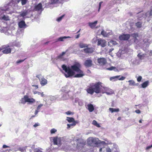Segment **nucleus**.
<instances>
[{
	"label": "nucleus",
	"mask_w": 152,
	"mask_h": 152,
	"mask_svg": "<svg viewBox=\"0 0 152 152\" xmlns=\"http://www.w3.org/2000/svg\"><path fill=\"white\" fill-rule=\"evenodd\" d=\"M81 65L78 63H77L70 66H67L65 64H63L61 67L64 72V74L66 78L71 77L73 76L75 74V72L78 73L74 76L75 77L80 78L83 77L85 75L83 72L80 69Z\"/></svg>",
	"instance_id": "obj_1"
},
{
	"label": "nucleus",
	"mask_w": 152,
	"mask_h": 152,
	"mask_svg": "<svg viewBox=\"0 0 152 152\" xmlns=\"http://www.w3.org/2000/svg\"><path fill=\"white\" fill-rule=\"evenodd\" d=\"M102 83L100 81L95 83H90L87 86L86 91L88 93L92 95L94 92L97 94L106 93L107 95L114 94V92L113 90L108 87H102Z\"/></svg>",
	"instance_id": "obj_2"
},
{
	"label": "nucleus",
	"mask_w": 152,
	"mask_h": 152,
	"mask_svg": "<svg viewBox=\"0 0 152 152\" xmlns=\"http://www.w3.org/2000/svg\"><path fill=\"white\" fill-rule=\"evenodd\" d=\"M77 142L76 148L78 150L79 152H84L85 151L84 146L86 144V142L81 138H78L75 140Z\"/></svg>",
	"instance_id": "obj_3"
},
{
	"label": "nucleus",
	"mask_w": 152,
	"mask_h": 152,
	"mask_svg": "<svg viewBox=\"0 0 152 152\" xmlns=\"http://www.w3.org/2000/svg\"><path fill=\"white\" fill-rule=\"evenodd\" d=\"M88 144L91 146H95L96 145L98 144L96 139L93 137H89L87 140Z\"/></svg>",
	"instance_id": "obj_4"
},
{
	"label": "nucleus",
	"mask_w": 152,
	"mask_h": 152,
	"mask_svg": "<svg viewBox=\"0 0 152 152\" xmlns=\"http://www.w3.org/2000/svg\"><path fill=\"white\" fill-rule=\"evenodd\" d=\"M94 50V48L93 47H87L86 48L82 50L85 53L89 54L92 53Z\"/></svg>",
	"instance_id": "obj_5"
},
{
	"label": "nucleus",
	"mask_w": 152,
	"mask_h": 152,
	"mask_svg": "<svg viewBox=\"0 0 152 152\" xmlns=\"http://www.w3.org/2000/svg\"><path fill=\"white\" fill-rule=\"evenodd\" d=\"M41 75H36V77L38 78L39 80L40 84L42 86H43L47 84L48 81L44 77H42L41 79H40V77Z\"/></svg>",
	"instance_id": "obj_6"
},
{
	"label": "nucleus",
	"mask_w": 152,
	"mask_h": 152,
	"mask_svg": "<svg viewBox=\"0 0 152 152\" xmlns=\"http://www.w3.org/2000/svg\"><path fill=\"white\" fill-rule=\"evenodd\" d=\"M130 35L129 34H123L120 35L119 38L121 40L126 41L128 40L130 38Z\"/></svg>",
	"instance_id": "obj_7"
},
{
	"label": "nucleus",
	"mask_w": 152,
	"mask_h": 152,
	"mask_svg": "<svg viewBox=\"0 0 152 152\" xmlns=\"http://www.w3.org/2000/svg\"><path fill=\"white\" fill-rule=\"evenodd\" d=\"M97 61L99 64L101 66L104 65L107 62V59L103 57L98 58Z\"/></svg>",
	"instance_id": "obj_8"
},
{
	"label": "nucleus",
	"mask_w": 152,
	"mask_h": 152,
	"mask_svg": "<svg viewBox=\"0 0 152 152\" xmlns=\"http://www.w3.org/2000/svg\"><path fill=\"white\" fill-rule=\"evenodd\" d=\"M98 41L97 45L98 46H101L102 47H104L106 45V41L102 39H99L97 40Z\"/></svg>",
	"instance_id": "obj_9"
},
{
	"label": "nucleus",
	"mask_w": 152,
	"mask_h": 152,
	"mask_svg": "<svg viewBox=\"0 0 152 152\" xmlns=\"http://www.w3.org/2000/svg\"><path fill=\"white\" fill-rule=\"evenodd\" d=\"M120 75H117L115 76H113L110 78V80L115 81L117 80L118 79L119 80H123L125 79V77L122 76L120 78L119 77H120Z\"/></svg>",
	"instance_id": "obj_10"
},
{
	"label": "nucleus",
	"mask_w": 152,
	"mask_h": 152,
	"mask_svg": "<svg viewBox=\"0 0 152 152\" xmlns=\"http://www.w3.org/2000/svg\"><path fill=\"white\" fill-rule=\"evenodd\" d=\"M53 144L55 145H61V139L58 137H53Z\"/></svg>",
	"instance_id": "obj_11"
},
{
	"label": "nucleus",
	"mask_w": 152,
	"mask_h": 152,
	"mask_svg": "<svg viewBox=\"0 0 152 152\" xmlns=\"http://www.w3.org/2000/svg\"><path fill=\"white\" fill-rule=\"evenodd\" d=\"M84 65L87 67H90L92 66V61L91 59H87L86 60L84 63Z\"/></svg>",
	"instance_id": "obj_12"
},
{
	"label": "nucleus",
	"mask_w": 152,
	"mask_h": 152,
	"mask_svg": "<svg viewBox=\"0 0 152 152\" xmlns=\"http://www.w3.org/2000/svg\"><path fill=\"white\" fill-rule=\"evenodd\" d=\"M25 98L26 102H28L31 104H32L35 102V100L34 99L32 98H29L28 96L27 95H25Z\"/></svg>",
	"instance_id": "obj_13"
},
{
	"label": "nucleus",
	"mask_w": 152,
	"mask_h": 152,
	"mask_svg": "<svg viewBox=\"0 0 152 152\" xmlns=\"http://www.w3.org/2000/svg\"><path fill=\"white\" fill-rule=\"evenodd\" d=\"M100 152H111V150L109 147L105 148L104 147L100 148L99 149Z\"/></svg>",
	"instance_id": "obj_14"
},
{
	"label": "nucleus",
	"mask_w": 152,
	"mask_h": 152,
	"mask_svg": "<svg viewBox=\"0 0 152 152\" xmlns=\"http://www.w3.org/2000/svg\"><path fill=\"white\" fill-rule=\"evenodd\" d=\"M42 9V5L41 3H39L34 7V10L36 11H38Z\"/></svg>",
	"instance_id": "obj_15"
},
{
	"label": "nucleus",
	"mask_w": 152,
	"mask_h": 152,
	"mask_svg": "<svg viewBox=\"0 0 152 152\" xmlns=\"http://www.w3.org/2000/svg\"><path fill=\"white\" fill-rule=\"evenodd\" d=\"M64 0H50L49 3L50 4L61 3Z\"/></svg>",
	"instance_id": "obj_16"
},
{
	"label": "nucleus",
	"mask_w": 152,
	"mask_h": 152,
	"mask_svg": "<svg viewBox=\"0 0 152 152\" xmlns=\"http://www.w3.org/2000/svg\"><path fill=\"white\" fill-rule=\"evenodd\" d=\"M18 25L20 28H24L26 26V24L25 21L23 20H22L20 21L18 23Z\"/></svg>",
	"instance_id": "obj_17"
},
{
	"label": "nucleus",
	"mask_w": 152,
	"mask_h": 152,
	"mask_svg": "<svg viewBox=\"0 0 152 152\" xmlns=\"http://www.w3.org/2000/svg\"><path fill=\"white\" fill-rule=\"evenodd\" d=\"M11 49L10 48H5L2 52L3 53L5 54H7L11 53Z\"/></svg>",
	"instance_id": "obj_18"
},
{
	"label": "nucleus",
	"mask_w": 152,
	"mask_h": 152,
	"mask_svg": "<svg viewBox=\"0 0 152 152\" xmlns=\"http://www.w3.org/2000/svg\"><path fill=\"white\" fill-rule=\"evenodd\" d=\"M88 109L90 112H92L94 109V107L93 104H87Z\"/></svg>",
	"instance_id": "obj_19"
},
{
	"label": "nucleus",
	"mask_w": 152,
	"mask_h": 152,
	"mask_svg": "<svg viewBox=\"0 0 152 152\" xmlns=\"http://www.w3.org/2000/svg\"><path fill=\"white\" fill-rule=\"evenodd\" d=\"M97 22L98 21L97 20H96L94 21V22H89L88 23V25L91 28H93L95 27L97 23Z\"/></svg>",
	"instance_id": "obj_20"
},
{
	"label": "nucleus",
	"mask_w": 152,
	"mask_h": 152,
	"mask_svg": "<svg viewBox=\"0 0 152 152\" xmlns=\"http://www.w3.org/2000/svg\"><path fill=\"white\" fill-rule=\"evenodd\" d=\"M79 46L80 48H86L87 47H88V45L87 44L83 43L82 42H80L79 43Z\"/></svg>",
	"instance_id": "obj_21"
},
{
	"label": "nucleus",
	"mask_w": 152,
	"mask_h": 152,
	"mask_svg": "<svg viewBox=\"0 0 152 152\" xmlns=\"http://www.w3.org/2000/svg\"><path fill=\"white\" fill-rule=\"evenodd\" d=\"M106 69L107 70L110 71L113 70L115 72L119 71L118 69H117L116 67L115 66H112L110 67L107 68Z\"/></svg>",
	"instance_id": "obj_22"
},
{
	"label": "nucleus",
	"mask_w": 152,
	"mask_h": 152,
	"mask_svg": "<svg viewBox=\"0 0 152 152\" xmlns=\"http://www.w3.org/2000/svg\"><path fill=\"white\" fill-rule=\"evenodd\" d=\"M145 54H141V53H139L137 55V56L138 58L140 60H142L145 57Z\"/></svg>",
	"instance_id": "obj_23"
},
{
	"label": "nucleus",
	"mask_w": 152,
	"mask_h": 152,
	"mask_svg": "<svg viewBox=\"0 0 152 152\" xmlns=\"http://www.w3.org/2000/svg\"><path fill=\"white\" fill-rule=\"evenodd\" d=\"M16 1H15L14 0H12L9 3V4L12 6L14 7L15 5L17 4Z\"/></svg>",
	"instance_id": "obj_24"
},
{
	"label": "nucleus",
	"mask_w": 152,
	"mask_h": 152,
	"mask_svg": "<svg viewBox=\"0 0 152 152\" xmlns=\"http://www.w3.org/2000/svg\"><path fill=\"white\" fill-rule=\"evenodd\" d=\"M16 1L17 2V3H19V2L21 1V3L22 5L26 4L28 1L27 0H16Z\"/></svg>",
	"instance_id": "obj_25"
},
{
	"label": "nucleus",
	"mask_w": 152,
	"mask_h": 152,
	"mask_svg": "<svg viewBox=\"0 0 152 152\" xmlns=\"http://www.w3.org/2000/svg\"><path fill=\"white\" fill-rule=\"evenodd\" d=\"M149 81H147L143 83L142 84V87L143 88H145L147 87L149 84Z\"/></svg>",
	"instance_id": "obj_26"
},
{
	"label": "nucleus",
	"mask_w": 152,
	"mask_h": 152,
	"mask_svg": "<svg viewBox=\"0 0 152 152\" xmlns=\"http://www.w3.org/2000/svg\"><path fill=\"white\" fill-rule=\"evenodd\" d=\"M142 22H137L135 23V26L138 28H140L142 26Z\"/></svg>",
	"instance_id": "obj_27"
},
{
	"label": "nucleus",
	"mask_w": 152,
	"mask_h": 152,
	"mask_svg": "<svg viewBox=\"0 0 152 152\" xmlns=\"http://www.w3.org/2000/svg\"><path fill=\"white\" fill-rule=\"evenodd\" d=\"M67 120L69 123L75 122L74 119L72 117H67Z\"/></svg>",
	"instance_id": "obj_28"
},
{
	"label": "nucleus",
	"mask_w": 152,
	"mask_h": 152,
	"mask_svg": "<svg viewBox=\"0 0 152 152\" xmlns=\"http://www.w3.org/2000/svg\"><path fill=\"white\" fill-rule=\"evenodd\" d=\"M109 110L113 113L114 112H118L119 111V108L114 109L112 108H110L109 109Z\"/></svg>",
	"instance_id": "obj_29"
},
{
	"label": "nucleus",
	"mask_w": 152,
	"mask_h": 152,
	"mask_svg": "<svg viewBox=\"0 0 152 152\" xmlns=\"http://www.w3.org/2000/svg\"><path fill=\"white\" fill-rule=\"evenodd\" d=\"M101 34L104 37H107L109 36L108 33H107L106 31L104 30H102L101 32Z\"/></svg>",
	"instance_id": "obj_30"
},
{
	"label": "nucleus",
	"mask_w": 152,
	"mask_h": 152,
	"mask_svg": "<svg viewBox=\"0 0 152 152\" xmlns=\"http://www.w3.org/2000/svg\"><path fill=\"white\" fill-rule=\"evenodd\" d=\"M71 38V37L69 36H64L63 37H59L58 40L59 41H64V39H65L66 38Z\"/></svg>",
	"instance_id": "obj_31"
},
{
	"label": "nucleus",
	"mask_w": 152,
	"mask_h": 152,
	"mask_svg": "<svg viewBox=\"0 0 152 152\" xmlns=\"http://www.w3.org/2000/svg\"><path fill=\"white\" fill-rule=\"evenodd\" d=\"M92 124L93 125L96 126L98 127H100L99 124L95 120H94L93 121Z\"/></svg>",
	"instance_id": "obj_32"
},
{
	"label": "nucleus",
	"mask_w": 152,
	"mask_h": 152,
	"mask_svg": "<svg viewBox=\"0 0 152 152\" xmlns=\"http://www.w3.org/2000/svg\"><path fill=\"white\" fill-rule=\"evenodd\" d=\"M28 12L27 11H25L22 12L20 14V15L21 16L23 17H24L27 14Z\"/></svg>",
	"instance_id": "obj_33"
},
{
	"label": "nucleus",
	"mask_w": 152,
	"mask_h": 152,
	"mask_svg": "<svg viewBox=\"0 0 152 152\" xmlns=\"http://www.w3.org/2000/svg\"><path fill=\"white\" fill-rule=\"evenodd\" d=\"M2 18L3 20H5L7 21L9 20V17L7 16H6L4 15L2 17Z\"/></svg>",
	"instance_id": "obj_34"
},
{
	"label": "nucleus",
	"mask_w": 152,
	"mask_h": 152,
	"mask_svg": "<svg viewBox=\"0 0 152 152\" xmlns=\"http://www.w3.org/2000/svg\"><path fill=\"white\" fill-rule=\"evenodd\" d=\"M25 98V96H24L23 98H21L20 100V101L22 104H24L26 102V99Z\"/></svg>",
	"instance_id": "obj_35"
},
{
	"label": "nucleus",
	"mask_w": 152,
	"mask_h": 152,
	"mask_svg": "<svg viewBox=\"0 0 152 152\" xmlns=\"http://www.w3.org/2000/svg\"><path fill=\"white\" fill-rule=\"evenodd\" d=\"M129 83V85L130 86H134L135 85V82L132 80H129L128 81Z\"/></svg>",
	"instance_id": "obj_36"
},
{
	"label": "nucleus",
	"mask_w": 152,
	"mask_h": 152,
	"mask_svg": "<svg viewBox=\"0 0 152 152\" xmlns=\"http://www.w3.org/2000/svg\"><path fill=\"white\" fill-rule=\"evenodd\" d=\"M57 130L54 129V128H53V129H52L51 130H50V133L51 134H54V133H55V132H57Z\"/></svg>",
	"instance_id": "obj_37"
},
{
	"label": "nucleus",
	"mask_w": 152,
	"mask_h": 152,
	"mask_svg": "<svg viewBox=\"0 0 152 152\" xmlns=\"http://www.w3.org/2000/svg\"><path fill=\"white\" fill-rule=\"evenodd\" d=\"M64 15H62L61 16L58 18L56 20L58 22L60 21L61 20L62 18L64 17Z\"/></svg>",
	"instance_id": "obj_38"
},
{
	"label": "nucleus",
	"mask_w": 152,
	"mask_h": 152,
	"mask_svg": "<svg viewBox=\"0 0 152 152\" xmlns=\"http://www.w3.org/2000/svg\"><path fill=\"white\" fill-rule=\"evenodd\" d=\"M65 113L67 115H73L74 114L73 112H72L70 111H68L67 112Z\"/></svg>",
	"instance_id": "obj_39"
},
{
	"label": "nucleus",
	"mask_w": 152,
	"mask_h": 152,
	"mask_svg": "<svg viewBox=\"0 0 152 152\" xmlns=\"http://www.w3.org/2000/svg\"><path fill=\"white\" fill-rule=\"evenodd\" d=\"M26 59V58H25L23 60H18V61H17L16 62V64H19V63H21L22 62H23V61H24Z\"/></svg>",
	"instance_id": "obj_40"
},
{
	"label": "nucleus",
	"mask_w": 152,
	"mask_h": 152,
	"mask_svg": "<svg viewBox=\"0 0 152 152\" xmlns=\"http://www.w3.org/2000/svg\"><path fill=\"white\" fill-rule=\"evenodd\" d=\"M142 79V77L141 76H139L137 78V80L138 82H140Z\"/></svg>",
	"instance_id": "obj_41"
},
{
	"label": "nucleus",
	"mask_w": 152,
	"mask_h": 152,
	"mask_svg": "<svg viewBox=\"0 0 152 152\" xmlns=\"http://www.w3.org/2000/svg\"><path fill=\"white\" fill-rule=\"evenodd\" d=\"M34 152H42V151L39 148H36L34 150Z\"/></svg>",
	"instance_id": "obj_42"
},
{
	"label": "nucleus",
	"mask_w": 152,
	"mask_h": 152,
	"mask_svg": "<svg viewBox=\"0 0 152 152\" xmlns=\"http://www.w3.org/2000/svg\"><path fill=\"white\" fill-rule=\"evenodd\" d=\"M132 36L133 37L136 38L138 36V34L137 33H134L132 34Z\"/></svg>",
	"instance_id": "obj_43"
},
{
	"label": "nucleus",
	"mask_w": 152,
	"mask_h": 152,
	"mask_svg": "<svg viewBox=\"0 0 152 152\" xmlns=\"http://www.w3.org/2000/svg\"><path fill=\"white\" fill-rule=\"evenodd\" d=\"M37 94L39 95H40L42 97H43L44 96V94H43V92H38Z\"/></svg>",
	"instance_id": "obj_44"
},
{
	"label": "nucleus",
	"mask_w": 152,
	"mask_h": 152,
	"mask_svg": "<svg viewBox=\"0 0 152 152\" xmlns=\"http://www.w3.org/2000/svg\"><path fill=\"white\" fill-rule=\"evenodd\" d=\"M43 105L42 104H39L37 107V109L38 110H39L40 108L43 106Z\"/></svg>",
	"instance_id": "obj_45"
},
{
	"label": "nucleus",
	"mask_w": 152,
	"mask_h": 152,
	"mask_svg": "<svg viewBox=\"0 0 152 152\" xmlns=\"http://www.w3.org/2000/svg\"><path fill=\"white\" fill-rule=\"evenodd\" d=\"M62 56L61 54H60L57 57V58L58 59H61L62 58Z\"/></svg>",
	"instance_id": "obj_46"
},
{
	"label": "nucleus",
	"mask_w": 152,
	"mask_h": 152,
	"mask_svg": "<svg viewBox=\"0 0 152 152\" xmlns=\"http://www.w3.org/2000/svg\"><path fill=\"white\" fill-rule=\"evenodd\" d=\"M102 2L101 1V2H100L99 3V9H98V11H99L101 7V4H102Z\"/></svg>",
	"instance_id": "obj_47"
},
{
	"label": "nucleus",
	"mask_w": 152,
	"mask_h": 152,
	"mask_svg": "<svg viewBox=\"0 0 152 152\" xmlns=\"http://www.w3.org/2000/svg\"><path fill=\"white\" fill-rule=\"evenodd\" d=\"M73 123V124H69L70 126H75L76 125V122H74Z\"/></svg>",
	"instance_id": "obj_48"
},
{
	"label": "nucleus",
	"mask_w": 152,
	"mask_h": 152,
	"mask_svg": "<svg viewBox=\"0 0 152 152\" xmlns=\"http://www.w3.org/2000/svg\"><path fill=\"white\" fill-rule=\"evenodd\" d=\"M135 112L139 114L140 113V111L139 109L136 110H135Z\"/></svg>",
	"instance_id": "obj_49"
},
{
	"label": "nucleus",
	"mask_w": 152,
	"mask_h": 152,
	"mask_svg": "<svg viewBox=\"0 0 152 152\" xmlns=\"http://www.w3.org/2000/svg\"><path fill=\"white\" fill-rule=\"evenodd\" d=\"M151 147H152V144L150 146H147L146 148V150H148L150 148H151Z\"/></svg>",
	"instance_id": "obj_50"
},
{
	"label": "nucleus",
	"mask_w": 152,
	"mask_h": 152,
	"mask_svg": "<svg viewBox=\"0 0 152 152\" xmlns=\"http://www.w3.org/2000/svg\"><path fill=\"white\" fill-rule=\"evenodd\" d=\"M32 86L33 87H34L36 89H37L38 88V85H32Z\"/></svg>",
	"instance_id": "obj_51"
},
{
	"label": "nucleus",
	"mask_w": 152,
	"mask_h": 152,
	"mask_svg": "<svg viewBox=\"0 0 152 152\" xmlns=\"http://www.w3.org/2000/svg\"><path fill=\"white\" fill-rule=\"evenodd\" d=\"M80 36V34H78L76 35L75 36V38L76 39H78L79 38Z\"/></svg>",
	"instance_id": "obj_52"
},
{
	"label": "nucleus",
	"mask_w": 152,
	"mask_h": 152,
	"mask_svg": "<svg viewBox=\"0 0 152 152\" xmlns=\"http://www.w3.org/2000/svg\"><path fill=\"white\" fill-rule=\"evenodd\" d=\"M149 15L150 16H151L152 15V8L151 9L150 13H149Z\"/></svg>",
	"instance_id": "obj_53"
},
{
	"label": "nucleus",
	"mask_w": 152,
	"mask_h": 152,
	"mask_svg": "<svg viewBox=\"0 0 152 152\" xmlns=\"http://www.w3.org/2000/svg\"><path fill=\"white\" fill-rule=\"evenodd\" d=\"M39 125V124H37V123H36L33 126L35 127H36L37 126H38Z\"/></svg>",
	"instance_id": "obj_54"
},
{
	"label": "nucleus",
	"mask_w": 152,
	"mask_h": 152,
	"mask_svg": "<svg viewBox=\"0 0 152 152\" xmlns=\"http://www.w3.org/2000/svg\"><path fill=\"white\" fill-rule=\"evenodd\" d=\"M101 143L103 144L104 145H107L108 143L105 142L104 141H102L101 142Z\"/></svg>",
	"instance_id": "obj_55"
},
{
	"label": "nucleus",
	"mask_w": 152,
	"mask_h": 152,
	"mask_svg": "<svg viewBox=\"0 0 152 152\" xmlns=\"http://www.w3.org/2000/svg\"><path fill=\"white\" fill-rule=\"evenodd\" d=\"M8 147H9L5 145H4L3 146V148H6Z\"/></svg>",
	"instance_id": "obj_56"
},
{
	"label": "nucleus",
	"mask_w": 152,
	"mask_h": 152,
	"mask_svg": "<svg viewBox=\"0 0 152 152\" xmlns=\"http://www.w3.org/2000/svg\"><path fill=\"white\" fill-rule=\"evenodd\" d=\"M149 55L150 56H152V50H151L149 53Z\"/></svg>",
	"instance_id": "obj_57"
},
{
	"label": "nucleus",
	"mask_w": 152,
	"mask_h": 152,
	"mask_svg": "<svg viewBox=\"0 0 152 152\" xmlns=\"http://www.w3.org/2000/svg\"><path fill=\"white\" fill-rule=\"evenodd\" d=\"M39 112V111L38 110H37V109L36 110V111H35V115H37L38 112Z\"/></svg>",
	"instance_id": "obj_58"
},
{
	"label": "nucleus",
	"mask_w": 152,
	"mask_h": 152,
	"mask_svg": "<svg viewBox=\"0 0 152 152\" xmlns=\"http://www.w3.org/2000/svg\"><path fill=\"white\" fill-rule=\"evenodd\" d=\"M66 53V52H62V53L61 54V55H62V56H63V55H64Z\"/></svg>",
	"instance_id": "obj_59"
},
{
	"label": "nucleus",
	"mask_w": 152,
	"mask_h": 152,
	"mask_svg": "<svg viewBox=\"0 0 152 152\" xmlns=\"http://www.w3.org/2000/svg\"><path fill=\"white\" fill-rule=\"evenodd\" d=\"M67 128L68 129L69 128L71 127V126H70V125L69 124H67Z\"/></svg>",
	"instance_id": "obj_60"
},
{
	"label": "nucleus",
	"mask_w": 152,
	"mask_h": 152,
	"mask_svg": "<svg viewBox=\"0 0 152 152\" xmlns=\"http://www.w3.org/2000/svg\"><path fill=\"white\" fill-rule=\"evenodd\" d=\"M38 92L37 91H35L34 92V94H37V93H38Z\"/></svg>",
	"instance_id": "obj_61"
},
{
	"label": "nucleus",
	"mask_w": 152,
	"mask_h": 152,
	"mask_svg": "<svg viewBox=\"0 0 152 152\" xmlns=\"http://www.w3.org/2000/svg\"><path fill=\"white\" fill-rule=\"evenodd\" d=\"M117 120H121V117H118V118H117Z\"/></svg>",
	"instance_id": "obj_62"
},
{
	"label": "nucleus",
	"mask_w": 152,
	"mask_h": 152,
	"mask_svg": "<svg viewBox=\"0 0 152 152\" xmlns=\"http://www.w3.org/2000/svg\"><path fill=\"white\" fill-rule=\"evenodd\" d=\"M139 122L140 123H141L142 122V120L140 119L139 121Z\"/></svg>",
	"instance_id": "obj_63"
},
{
	"label": "nucleus",
	"mask_w": 152,
	"mask_h": 152,
	"mask_svg": "<svg viewBox=\"0 0 152 152\" xmlns=\"http://www.w3.org/2000/svg\"><path fill=\"white\" fill-rule=\"evenodd\" d=\"M81 30V29H80L79 30V31H77V33H79V32Z\"/></svg>",
	"instance_id": "obj_64"
}]
</instances>
